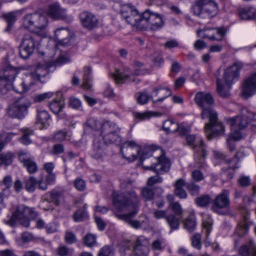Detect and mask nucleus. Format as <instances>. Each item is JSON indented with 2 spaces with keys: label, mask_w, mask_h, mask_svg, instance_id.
<instances>
[{
  "label": "nucleus",
  "mask_w": 256,
  "mask_h": 256,
  "mask_svg": "<svg viewBox=\"0 0 256 256\" xmlns=\"http://www.w3.org/2000/svg\"><path fill=\"white\" fill-rule=\"evenodd\" d=\"M112 202L115 208L118 211L132 210L126 214H116V216L120 220H124L132 228L138 229L145 222L133 220L139 210L138 198L134 191L125 194L114 192L112 194Z\"/></svg>",
  "instance_id": "obj_1"
},
{
  "label": "nucleus",
  "mask_w": 256,
  "mask_h": 256,
  "mask_svg": "<svg viewBox=\"0 0 256 256\" xmlns=\"http://www.w3.org/2000/svg\"><path fill=\"white\" fill-rule=\"evenodd\" d=\"M122 16L128 24L142 30L149 28L156 30L161 28L164 24L162 16L158 13L148 9L140 14L137 10L130 4L122 7Z\"/></svg>",
  "instance_id": "obj_2"
},
{
  "label": "nucleus",
  "mask_w": 256,
  "mask_h": 256,
  "mask_svg": "<svg viewBox=\"0 0 256 256\" xmlns=\"http://www.w3.org/2000/svg\"><path fill=\"white\" fill-rule=\"evenodd\" d=\"M243 66L242 62H235L226 69L222 79L217 78V92L220 96L226 97L229 95L232 85L238 80L240 72Z\"/></svg>",
  "instance_id": "obj_3"
},
{
  "label": "nucleus",
  "mask_w": 256,
  "mask_h": 256,
  "mask_svg": "<svg viewBox=\"0 0 256 256\" xmlns=\"http://www.w3.org/2000/svg\"><path fill=\"white\" fill-rule=\"evenodd\" d=\"M248 119L252 120V128L254 132H256V114L244 108L242 110V116H237L228 120L232 130L228 139L238 141L242 138V134L240 130L246 127L248 123Z\"/></svg>",
  "instance_id": "obj_4"
},
{
  "label": "nucleus",
  "mask_w": 256,
  "mask_h": 256,
  "mask_svg": "<svg viewBox=\"0 0 256 256\" xmlns=\"http://www.w3.org/2000/svg\"><path fill=\"white\" fill-rule=\"evenodd\" d=\"M196 104L202 108V119H209L210 124H214L216 120L217 112L211 107L214 102L212 95L207 92H198L195 96Z\"/></svg>",
  "instance_id": "obj_5"
},
{
  "label": "nucleus",
  "mask_w": 256,
  "mask_h": 256,
  "mask_svg": "<svg viewBox=\"0 0 256 256\" xmlns=\"http://www.w3.org/2000/svg\"><path fill=\"white\" fill-rule=\"evenodd\" d=\"M64 48V44L62 40L60 41L56 44V52L58 55V57L54 60H50L45 64H38L34 73L32 76L36 77L38 80L41 78L45 76L50 72V68L54 66H62L64 62V54L62 50Z\"/></svg>",
  "instance_id": "obj_6"
},
{
  "label": "nucleus",
  "mask_w": 256,
  "mask_h": 256,
  "mask_svg": "<svg viewBox=\"0 0 256 256\" xmlns=\"http://www.w3.org/2000/svg\"><path fill=\"white\" fill-rule=\"evenodd\" d=\"M194 134H188L186 136L187 144L190 146L194 150V159L196 166L199 168H204L206 164L204 158L207 154L203 141L198 139Z\"/></svg>",
  "instance_id": "obj_7"
},
{
  "label": "nucleus",
  "mask_w": 256,
  "mask_h": 256,
  "mask_svg": "<svg viewBox=\"0 0 256 256\" xmlns=\"http://www.w3.org/2000/svg\"><path fill=\"white\" fill-rule=\"evenodd\" d=\"M192 8L194 14L202 18H212L218 10V4L214 0H196Z\"/></svg>",
  "instance_id": "obj_8"
},
{
  "label": "nucleus",
  "mask_w": 256,
  "mask_h": 256,
  "mask_svg": "<svg viewBox=\"0 0 256 256\" xmlns=\"http://www.w3.org/2000/svg\"><path fill=\"white\" fill-rule=\"evenodd\" d=\"M45 15L38 12L30 14L23 18L22 26L32 32H38L44 30L48 26Z\"/></svg>",
  "instance_id": "obj_9"
},
{
  "label": "nucleus",
  "mask_w": 256,
  "mask_h": 256,
  "mask_svg": "<svg viewBox=\"0 0 256 256\" xmlns=\"http://www.w3.org/2000/svg\"><path fill=\"white\" fill-rule=\"evenodd\" d=\"M146 158V154H143L140 156V164L145 170H152L158 174H162L168 172L170 168V161L162 154L156 159L151 158L150 160H148V161L150 160V162L153 161V160H155L156 161L155 164H152L150 165L145 164H144V160Z\"/></svg>",
  "instance_id": "obj_10"
},
{
  "label": "nucleus",
  "mask_w": 256,
  "mask_h": 256,
  "mask_svg": "<svg viewBox=\"0 0 256 256\" xmlns=\"http://www.w3.org/2000/svg\"><path fill=\"white\" fill-rule=\"evenodd\" d=\"M31 104L26 97H22L16 100L8 108V115L14 118H24L28 114V108Z\"/></svg>",
  "instance_id": "obj_11"
},
{
  "label": "nucleus",
  "mask_w": 256,
  "mask_h": 256,
  "mask_svg": "<svg viewBox=\"0 0 256 256\" xmlns=\"http://www.w3.org/2000/svg\"><path fill=\"white\" fill-rule=\"evenodd\" d=\"M120 128L114 123L110 122H104L101 128L104 143L107 144L120 142Z\"/></svg>",
  "instance_id": "obj_12"
},
{
  "label": "nucleus",
  "mask_w": 256,
  "mask_h": 256,
  "mask_svg": "<svg viewBox=\"0 0 256 256\" xmlns=\"http://www.w3.org/2000/svg\"><path fill=\"white\" fill-rule=\"evenodd\" d=\"M18 73V70L10 64H6L0 72V94H5L10 89L12 82Z\"/></svg>",
  "instance_id": "obj_13"
},
{
  "label": "nucleus",
  "mask_w": 256,
  "mask_h": 256,
  "mask_svg": "<svg viewBox=\"0 0 256 256\" xmlns=\"http://www.w3.org/2000/svg\"><path fill=\"white\" fill-rule=\"evenodd\" d=\"M226 34V30L223 27L206 28L197 31V34L200 38L217 42L222 41Z\"/></svg>",
  "instance_id": "obj_14"
},
{
  "label": "nucleus",
  "mask_w": 256,
  "mask_h": 256,
  "mask_svg": "<svg viewBox=\"0 0 256 256\" xmlns=\"http://www.w3.org/2000/svg\"><path fill=\"white\" fill-rule=\"evenodd\" d=\"M230 204V192L226 190H223L215 198L212 202V210L219 214H225L226 212L221 211L222 209L227 208Z\"/></svg>",
  "instance_id": "obj_15"
},
{
  "label": "nucleus",
  "mask_w": 256,
  "mask_h": 256,
  "mask_svg": "<svg viewBox=\"0 0 256 256\" xmlns=\"http://www.w3.org/2000/svg\"><path fill=\"white\" fill-rule=\"evenodd\" d=\"M35 48L34 38L31 34H26L20 46V55L24 59L27 58L34 52Z\"/></svg>",
  "instance_id": "obj_16"
},
{
  "label": "nucleus",
  "mask_w": 256,
  "mask_h": 256,
  "mask_svg": "<svg viewBox=\"0 0 256 256\" xmlns=\"http://www.w3.org/2000/svg\"><path fill=\"white\" fill-rule=\"evenodd\" d=\"M140 151V148L135 142L130 141L125 142L120 148L123 157L129 162L134 160Z\"/></svg>",
  "instance_id": "obj_17"
},
{
  "label": "nucleus",
  "mask_w": 256,
  "mask_h": 256,
  "mask_svg": "<svg viewBox=\"0 0 256 256\" xmlns=\"http://www.w3.org/2000/svg\"><path fill=\"white\" fill-rule=\"evenodd\" d=\"M256 92V72L246 78L242 85V94L244 98L252 96Z\"/></svg>",
  "instance_id": "obj_18"
},
{
  "label": "nucleus",
  "mask_w": 256,
  "mask_h": 256,
  "mask_svg": "<svg viewBox=\"0 0 256 256\" xmlns=\"http://www.w3.org/2000/svg\"><path fill=\"white\" fill-rule=\"evenodd\" d=\"M224 132V128L222 124L218 121V116H216V120L214 124H210L209 120L208 122L205 124L204 132L208 140H210L216 136L220 135Z\"/></svg>",
  "instance_id": "obj_19"
},
{
  "label": "nucleus",
  "mask_w": 256,
  "mask_h": 256,
  "mask_svg": "<svg viewBox=\"0 0 256 256\" xmlns=\"http://www.w3.org/2000/svg\"><path fill=\"white\" fill-rule=\"evenodd\" d=\"M80 22L82 26L88 30H91L98 26V20L92 12L84 11L79 15Z\"/></svg>",
  "instance_id": "obj_20"
},
{
  "label": "nucleus",
  "mask_w": 256,
  "mask_h": 256,
  "mask_svg": "<svg viewBox=\"0 0 256 256\" xmlns=\"http://www.w3.org/2000/svg\"><path fill=\"white\" fill-rule=\"evenodd\" d=\"M18 158L23 166L26 168L28 172L32 174L37 172V164L32 158L28 157V153L26 151H21L18 154Z\"/></svg>",
  "instance_id": "obj_21"
},
{
  "label": "nucleus",
  "mask_w": 256,
  "mask_h": 256,
  "mask_svg": "<svg viewBox=\"0 0 256 256\" xmlns=\"http://www.w3.org/2000/svg\"><path fill=\"white\" fill-rule=\"evenodd\" d=\"M242 214L243 215L242 221L239 222L234 234L239 236L242 237L246 235L248 230L250 222L248 220L249 210L242 208L241 209Z\"/></svg>",
  "instance_id": "obj_22"
},
{
  "label": "nucleus",
  "mask_w": 256,
  "mask_h": 256,
  "mask_svg": "<svg viewBox=\"0 0 256 256\" xmlns=\"http://www.w3.org/2000/svg\"><path fill=\"white\" fill-rule=\"evenodd\" d=\"M30 207L26 206L23 204L18 206L16 210L14 212V216L18 218V222L24 227L30 226V219L28 218L30 213Z\"/></svg>",
  "instance_id": "obj_23"
},
{
  "label": "nucleus",
  "mask_w": 256,
  "mask_h": 256,
  "mask_svg": "<svg viewBox=\"0 0 256 256\" xmlns=\"http://www.w3.org/2000/svg\"><path fill=\"white\" fill-rule=\"evenodd\" d=\"M106 155V146L98 138L94 141L93 149L91 153L92 156L98 160H102Z\"/></svg>",
  "instance_id": "obj_24"
},
{
  "label": "nucleus",
  "mask_w": 256,
  "mask_h": 256,
  "mask_svg": "<svg viewBox=\"0 0 256 256\" xmlns=\"http://www.w3.org/2000/svg\"><path fill=\"white\" fill-rule=\"evenodd\" d=\"M56 98L50 104V108L53 113L58 115L60 118H62L60 113L62 112L63 108V92L58 91L56 94Z\"/></svg>",
  "instance_id": "obj_25"
},
{
  "label": "nucleus",
  "mask_w": 256,
  "mask_h": 256,
  "mask_svg": "<svg viewBox=\"0 0 256 256\" xmlns=\"http://www.w3.org/2000/svg\"><path fill=\"white\" fill-rule=\"evenodd\" d=\"M30 78V76L28 77L25 80H20L15 82L12 81L10 89L12 88L16 92L20 94L26 92L29 90L32 84V82L28 81V79Z\"/></svg>",
  "instance_id": "obj_26"
},
{
  "label": "nucleus",
  "mask_w": 256,
  "mask_h": 256,
  "mask_svg": "<svg viewBox=\"0 0 256 256\" xmlns=\"http://www.w3.org/2000/svg\"><path fill=\"white\" fill-rule=\"evenodd\" d=\"M238 254L241 256H256V246L254 242L250 240L242 245L238 250Z\"/></svg>",
  "instance_id": "obj_27"
},
{
  "label": "nucleus",
  "mask_w": 256,
  "mask_h": 256,
  "mask_svg": "<svg viewBox=\"0 0 256 256\" xmlns=\"http://www.w3.org/2000/svg\"><path fill=\"white\" fill-rule=\"evenodd\" d=\"M112 77L118 84H122L130 82H132L137 84L140 82V80L135 78L134 76H128L126 74L118 72L116 73L113 74Z\"/></svg>",
  "instance_id": "obj_28"
},
{
  "label": "nucleus",
  "mask_w": 256,
  "mask_h": 256,
  "mask_svg": "<svg viewBox=\"0 0 256 256\" xmlns=\"http://www.w3.org/2000/svg\"><path fill=\"white\" fill-rule=\"evenodd\" d=\"M240 18L244 20H254L256 18V10L253 7H246L238 10Z\"/></svg>",
  "instance_id": "obj_29"
},
{
  "label": "nucleus",
  "mask_w": 256,
  "mask_h": 256,
  "mask_svg": "<svg viewBox=\"0 0 256 256\" xmlns=\"http://www.w3.org/2000/svg\"><path fill=\"white\" fill-rule=\"evenodd\" d=\"M84 70L83 82L82 87L84 90H90L92 87V84L91 83L92 78L90 76L92 70L90 67L86 66L84 68Z\"/></svg>",
  "instance_id": "obj_30"
},
{
  "label": "nucleus",
  "mask_w": 256,
  "mask_h": 256,
  "mask_svg": "<svg viewBox=\"0 0 256 256\" xmlns=\"http://www.w3.org/2000/svg\"><path fill=\"white\" fill-rule=\"evenodd\" d=\"M87 204H85L82 208H78L73 215V220L75 222H80L88 218L89 216L86 212Z\"/></svg>",
  "instance_id": "obj_31"
},
{
  "label": "nucleus",
  "mask_w": 256,
  "mask_h": 256,
  "mask_svg": "<svg viewBox=\"0 0 256 256\" xmlns=\"http://www.w3.org/2000/svg\"><path fill=\"white\" fill-rule=\"evenodd\" d=\"M48 15L54 20H58L62 17V10L58 3H54L49 6Z\"/></svg>",
  "instance_id": "obj_32"
},
{
  "label": "nucleus",
  "mask_w": 256,
  "mask_h": 256,
  "mask_svg": "<svg viewBox=\"0 0 256 256\" xmlns=\"http://www.w3.org/2000/svg\"><path fill=\"white\" fill-rule=\"evenodd\" d=\"M22 136L19 138V141L23 144L28 145L32 143L30 136L34 134V131L30 128H24L21 130Z\"/></svg>",
  "instance_id": "obj_33"
},
{
  "label": "nucleus",
  "mask_w": 256,
  "mask_h": 256,
  "mask_svg": "<svg viewBox=\"0 0 256 256\" xmlns=\"http://www.w3.org/2000/svg\"><path fill=\"white\" fill-rule=\"evenodd\" d=\"M37 119L38 122L40 123L44 128L48 126L51 122L48 112L44 110L38 111Z\"/></svg>",
  "instance_id": "obj_34"
},
{
  "label": "nucleus",
  "mask_w": 256,
  "mask_h": 256,
  "mask_svg": "<svg viewBox=\"0 0 256 256\" xmlns=\"http://www.w3.org/2000/svg\"><path fill=\"white\" fill-rule=\"evenodd\" d=\"M163 130L166 132H174L177 131L178 124L172 120H166L163 123Z\"/></svg>",
  "instance_id": "obj_35"
},
{
  "label": "nucleus",
  "mask_w": 256,
  "mask_h": 256,
  "mask_svg": "<svg viewBox=\"0 0 256 256\" xmlns=\"http://www.w3.org/2000/svg\"><path fill=\"white\" fill-rule=\"evenodd\" d=\"M14 154L12 152H3L0 154V166L10 165L12 162Z\"/></svg>",
  "instance_id": "obj_36"
},
{
  "label": "nucleus",
  "mask_w": 256,
  "mask_h": 256,
  "mask_svg": "<svg viewBox=\"0 0 256 256\" xmlns=\"http://www.w3.org/2000/svg\"><path fill=\"white\" fill-rule=\"evenodd\" d=\"M155 96H156L158 94L160 96L164 95L154 100L153 102L154 103L156 102H162L166 98L170 96L172 94V92L168 88H160L158 90H154Z\"/></svg>",
  "instance_id": "obj_37"
},
{
  "label": "nucleus",
  "mask_w": 256,
  "mask_h": 256,
  "mask_svg": "<svg viewBox=\"0 0 256 256\" xmlns=\"http://www.w3.org/2000/svg\"><path fill=\"white\" fill-rule=\"evenodd\" d=\"M181 216H177L174 214H170L166 217V222L168 224L171 228L176 230L177 229L180 224V220Z\"/></svg>",
  "instance_id": "obj_38"
},
{
  "label": "nucleus",
  "mask_w": 256,
  "mask_h": 256,
  "mask_svg": "<svg viewBox=\"0 0 256 256\" xmlns=\"http://www.w3.org/2000/svg\"><path fill=\"white\" fill-rule=\"evenodd\" d=\"M246 154L244 151H238L235 155V156L232 160L228 161L230 164V168L236 169L238 168V162L240 158L244 156Z\"/></svg>",
  "instance_id": "obj_39"
},
{
  "label": "nucleus",
  "mask_w": 256,
  "mask_h": 256,
  "mask_svg": "<svg viewBox=\"0 0 256 256\" xmlns=\"http://www.w3.org/2000/svg\"><path fill=\"white\" fill-rule=\"evenodd\" d=\"M38 181L34 176L30 177L27 180L25 181V188L30 192H32L34 191L36 186H37Z\"/></svg>",
  "instance_id": "obj_40"
},
{
  "label": "nucleus",
  "mask_w": 256,
  "mask_h": 256,
  "mask_svg": "<svg viewBox=\"0 0 256 256\" xmlns=\"http://www.w3.org/2000/svg\"><path fill=\"white\" fill-rule=\"evenodd\" d=\"M100 124L97 120L93 118H90L87 120L84 125V130H96L98 128Z\"/></svg>",
  "instance_id": "obj_41"
},
{
  "label": "nucleus",
  "mask_w": 256,
  "mask_h": 256,
  "mask_svg": "<svg viewBox=\"0 0 256 256\" xmlns=\"http://www.w3.org/2000/svg\"><path fill=\"white\" fill-rule=\"evenodd\" d=\"M156 116V114L155 112L150 111H146L143 112H136L134 114V117L140 120H147Z\"/></svg>",
  "instance_id": "obj_42"
},
{
  "label": "nucleus",
  "mask_w": 256,
  "mask_h": 256,
  "mask_svg": "<svg viewBox=\"0 0 256 256\" xmlns=\"http://www.w3.org/2000/svg\"><path fill=\"white\" fill-rule=\"evenodd\" d=\"M184 228L189 232L194 230L196 227V222L194 216L191 215L185 220Z\"/></svg>",
  "instance_id": "obj_43"
},
{
  "label": "nucleus",
  "mask_w": 256,
  "mask_h": 256,
  "mask_svg": "<svg viewBox=\"0 0 256 256\" xmlns=\"http://www.w3.org/2000/svg\"><path fill=\"white\" fill-rule=\"evenodd\" d=\"M68 104L72 108L78 110H82V102L75 96H72L68 98Z\"/></svg>",
  "instance_id": "obj_44"
},
{
  "label": "nucleus",
  "mask_w": 256,
  "mask_h": 256,
  "mask_svg": "<svg viewBox=\"0 0 256 256\" xmlns=\"http://www.w3.org/2000/svg\"><path fill=\"white\" fill-rule=\"evenodd\" d=\"M4 17L8 22V26L6 30L8 32L12 28V24L16 20V16L15 13L12 12L4 14Z\"/></svg>",
  "instance_id": "obj_45"
},
{
  "label": "nucleus",
  "mask_w": 256,
  "mask_h": 256,
  "mask_svg": "<svg viewBox=\"0 0 256 256\" xmlns=\"http://www.w3.org/2000/svg\"><path fill=\"white\" fill-rule=\"evenodd\" d=\"M210 200L211 198L208 195H202L196 199V202L200 206H205L210 204Z\"/></svg>",
  "instance_id": "obj_46"
},
{
  "label": "nucleus",
  "mask_w": 256,
  "mask_h": 256,
  "mask_svg": "<svg viewBox=\"0 0 256 256\" xmlns=\"http://www.w3.org/2000/svg\"><path fill=\"white\" fill-rule=\"evenodd\" d=\"M135 69L134 74L136 76L144 75L148 73L147 70L144 67L143 64L140 62H136L134 63Z\"/></svg>",
  "instance_id": "obj_47"
},
{
  "label": "nucleus",
  "mask_w": 256,
  "mask_h": 256,
  "mask_svg": "<svg viewBox=\"0 0 256 256\" xmlns=\"http://www.w3.org/2000/svg\"><path fill=\"white\" fill-rule=\"evenodd\" d=\"M141 192L142 196L146 200H150L154 196V192L152 188L146 187L142 190Z\"/></svg>",
  "instance_id": "obj_48"
},
{
  "label": "nucleus",
  "mask_w": 256,
  "mask_h": 256,
  "mask_svg": "<svg viewBox=\"0 0 256 256\" xmlns=\"http://www.w3.org/2000/svg\"><path fill=\"white\" fill-rule=\"evenodd\" d=\"M164 240L159 238L154 240L152 244V248L155 250H160L165 247Z\"/></svg>",
  "instance_id": "obj_49"
},
{
  "label": "nucleus",
  "mask_w": 256,
  "mask_h": 256,
  "mask_svg": "<svg viewBox=\"0 0 256 256\" xmlns=\"http://www.w3.org/2000/svg\"><path fill=\"white\" fill-rule=\"evenodd\" d=\"M62 194L58 191L53 190L50 194V198L46 200L48 202H52L56 205L59 204V200Z\"/></svg>",
  "instance_id": "obj_50"
},
{
  "label": "nucleus",
  "mask_w": 256,
  "mask_h": 256,
  "mask_svg": "<svg viewBox=\"0 0 256 256\" xmlns=\"http://www.w3.org/2000/svg\"><path fill=\"white\" fill-rule=\"evenodd\" d=\"M169 208L174 213V215L181 216L182 210L180 204L178 202H172L169 204Z\"/></svg>",
  "instance_id": "obj_51"
},
{
  "label": "nucleus",
  "mask_w": 256,
  "mask_h": 256,
  "mask_svg": "<svg viewBox=\"0 0 256 256\" xmlns=\"http://www.w3.org/2000/svg\"><path fill=\"white\" fill-rule=\"evenodd\" d=\"M77 238L76 234L67 231L65 234V242L68 244H72L76 242Z\"/></svg>",
  "instance_id": "obj_52"
},
{
  "label": "nucleus",
  "mask_w": 256,
  "mask_h": 256,
  "mask_svg": "<svg viewBox=\"0 0 256 256\" xmlns=\"http://www.w3.org/2000/svg\"><path fill=\"white\" fill-rule=\"evenodd\" d=\"M192 246L200 250L201 248V236L199 234H196L192 238Z\"/></svg>",
  "instance_id": "obj_53"
},
{
  "label": "nucleus",
  "mask_w": 256,
  "mask_h": 256,
  "mask_svg": "<svg viewBox=\"0 0 256 256\" xmlns=\"http://www.w3.org/2000/svg\"><path fill=\"white\" fill-rule=\"evenodd\" d=\"M134 251L136 256H148V248L146 246H134Z\"/></svg>",
  "instance_id": "obj_54"
},
{
  "label": "nucleus",
  "mask_w": 256,
  "mask_h": 256,
  "mask_svg": "<svg viewBox=\"0 0 256 256\" xmlns=\"http://www.w3.org/2000/svg\"><path fill=\"white\" fill-rule=\"evenodd\" d=\"M154 217L157 220L166 218V220L167 212L165 210H155L153 212Z\"/></svg>",
  "instance_id": "obj_55"
},
{
  "label": "nucleus",
  "mask_w": 256,
  "mask_h": 256,
  "mask_svg": "<svg viewBox=\"0 0 256 256\" xmlns=\"http://www.w3.org/2000/svg\"><path fill=\"white\" fill-rule=\"evenodd\" d=\"M192 178L194 182H198L204 178L202 173L199 170H195L192 172Z\"/></svg>",
  "instance_id": "obj_56"
},
{
  "label": "nucleus",
  "mask_w": 256,
  "mask_h": 256,
  "mask_svg": "<svg viewBox=\"0 0 256 256\" xmlns=\"http://www.w3.org/2000/svg\"><path fill=\"white\" fill-rule=\"evenodd\" d=\"M162 180L161 176L156 175L149 178L147 180V184L148 186H152L155 184L162 182Z\"/></svg>",
  "instance_id": "obj_57"
},
{
  "label": "nucleus",
  "mask_w": 256,
  "mask_h": 256,
  "mask_svg": "<svg viewBox=\"0 0 256 256\" xmlns=\"http://www.w3.org/2000/svg\"><path fill=\"white\" fill-rule=\"evenodd\" d=\"M84 244L88 246H92L96 243V237L91 234H88L84 238Z\"/></svg>",
  "instance_id": "obj_58"
},
{
  "label": "nucleus",
  "mask_w": 256,
  "mask_h": 256,
  "mask_svg": "<svg viewBox=\"0 0 256 256\" xmlns=\"http://www.w3.org/2000/svg\"><path fill=\"white\" fill-rule=\"evenodd\" d=\"M188 190L191 194L196 196L198 194L200 191V186L194 183H190L187 186Z\"/></svg>",
  "instance_id": "obj_59"
},
{
  "label": "nucleus",
  "mask_w": 256,
  "mask_h": 256,
  "mask_svg": "<svg viewBox=\"0 0 256 256\" xmlns=\"http://www.w3.org/2000/svg\"><path fill=\"white\" fill-rule=\"evenodd\" d=\"M76 188L79 191H83L86 187L84 180L81 178H76L74 182Z\"/></svg>",
  "instance_id": "obj_60"
},
{
  "label": "nucleus",
  "mask_w": 256,
  "mask_h": 256,
  "mask_svg": "<svg viewBox=\"0 0 256 256\" xmlns=\"http://www.w3.org/2000/svg\"><path fill=\"white\" fill-rule=\"evenodd\" d=\"M150 97L146 92H140L137 98L138 102L140 104H144L147 103Z\"/></svg>",
  "instance_id": "obj_61"
},
{
  "label": "nucleus",
  "mask_w": 256,
  "mask_h": 256,
  "mask_svg": "<svg viewBox=\"0 0 256 256\" xmlns=\"http://www.w3.org/2000/svg\"><path fill=\"white\" fill-rule=\"evenodd\" d=\"M212 224V222L210 220L204 221L203 222V228L204 230H205L206 238V240H208V236L211 232Z\"/></svg>",
  "instance_id": "obj_62"
},
{
  "label": "nucleus",
  "mask_w": 256,
  "mask_h": 256,
  "mask_svg": "<svg viewBox=\"0 0 256 256\" xmlns=\"http://www.w3.org/2000/svg\"><path fill=\"white\" fill-rule=\"evenodd\" d=\"M238 184L242 187L248 186L250 184V179L248 176H242L238 180Z\"/></svg>",
  "instance_id": "obj_63"
},
{
  "label": "nucleus",
  "mask_w": 256,
  "mask_h": 256,
  "mask_svg": "<svg viewBox=\"0 0 256 256\" xmlns=\"http://www.w3.org/2000/svg\"><path fill=\"white\" fill-rule=\"evenodd\" d=\"M112 252V249L108 246H104L100 250L98 256H109Z\"/></svg>",
  "instance_id": "obj_64"
}]
</instances>
